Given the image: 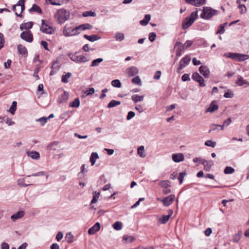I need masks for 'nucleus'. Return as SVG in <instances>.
I'll use <instances>...</instances> for the list:
<instances>
[{
  "instance_id": "nucleus-1",
  "label": "nucleus",
  "mask_w": 249,
  "mask_h": 249,
  "mask_svg": "<svg viewBox=\"0 0 249 249\" xmlns=\"http://www.w3.org/2000/svg\"><path fill=\"white\" fill-rule=\"evenodd\" d=\"M54 17L58 23L63 24L70 18V13L65 9H60L56 11Z\"/></svg>"
},
{
  "instance_id": "nucleus-2",
  "label": "nucleus",
  "mask_w": 249,
  "mask_h": 249,
  "mask_svg": "<svg viewBox=\"0 0 249 249\" xmlns=\"http://www.w3.org/2000/svg\"><path fill=\"white\" fill-rule=\"evenodd\" d=\"M197 18V11L192 12L190 16L187 17L183 21L182 24V28L183 29H186L189 28L192 25Z\"/></svg>"
},
{
  "instance_id": "nucleus-3",
  "label": "nucleus",
  "mask_w": 249,
  "mask_h": 249,
  "mask_svg": "<svg viewBox=\"0 0 249 249\" xmlns=\"http://www.w3.org/2000/svg\"><path fill=\"white\" fill-rule=\"evenodd\" d=\"M217 14V11L216 10L211 7H205L203 8L200 17L202 18L208 19L211 18L213 16L216 15Z\"/></svg>"
},
{
  "instance_id": "nucleus-4",
  "label": "nucleus",
  "mask_w": 249,
  "mask_h": 249,
  "mask_svg": "<svg viewBox=\"0 0 249 249\" xmlns=\"http://www.w3.org/2000/svg\"><path fill=\"white\" fill-rule=\"evenodd\" d=\"M24 3V0H19L17 4L12 7V10L18 17H21V14L25 9Z\"/></svg>"
},
{
  "instance_id": "nucleus-5",
  "label": "nucleus",
  "mask_w": 249,
  "mask_h": 249,
  "mask_svg": "<svg viewBox=\"0 0 249 249\" xmlns=\"http://www.w3.org/2000/svg\"><path fill=\"white\" fill-rule=\"evenodd\" d=\"M69 56L72 61L77 63H85L89 61V59L84 55H77L76 53H70L69 54Z\"/></svg>"
},
{
  "instance_id": "nucleus-6",
  "label": "nucleus",
  "mask_w": 249,
  "mask_h": 249,
  "mask_svg": "<svg viewBox=\"0 0 249 249\" xmlns=\"http://www.w3.org/2000/svg\"><path fill=\"white\" fill-rule=\"evenodd\" d=\"M40 31L45 34L52 35L54 33L55 30L52 26L49 25L45 20H41V25L40 27Z\"/></svg>"
},
{
  "instance_id": "nucleus-7",
  "label": "nucleus",
  "mask_w": 249,
  "mask_h": 249,
  "mask_svg": "<svg viewBox=\"0 0 249 249\" xmlns=\"http://www.w3.org/2000/svg\"><path fill=\"white\" fill-rule=\"evenodd\" d=\"M191 58L189 55H186L179 61L178 67L177 69V72H179L181 70L187 66L190 62Z\"/></svg>"
},
{
  "instance_id": "nucleus-8",
  "label": "nucleus",
  "mask_w": 249,
  "mask_h": 249,
  "mask_svg": "<svg viewBox=\"0 0 249 249\" xmlns=\"http://www.w3.org/2000/svg\"><path fill=\"white\" fill-rule=\"evenodd\" d=\"M20 37L28 42H32L33 40V36L30 31H26L22 32Z\"/></svg>"
},
{
  "instance_id": "nucleus-9",
  "label": "nucleus",
  "mask_w": 249,
  "mask_h": 249,
  "mask_svg": "<svg viewBox=\"0 0 249 249\" xmlns=\"http://www.w3.org/2000/svg\"><path fill=\"white\" fill-rule=\"evenodd\" d=\"M192 79L198 82L199 84V86L201 87L205 86L204 84V80L203 77L200 76L198 73L194 72L192 75Z\"/></svg>"
},
{
  "instance_id": "nucleus-10",
  "label": "nucleus",
  "mask_w": 249,
  "mask_h": 249,
  "mask_svg": "<svg viewBox=\"0 0 249 249\" xmlns=\"http://www.w3.org/2000/svg\"><path fill=\"white\" fill-rule=\"evenodd\" d=\"M175 198L174 195H170L163 198L162 200V202L164 206L168 207L174 202Z\"/></svg>"
},
{
  "instance_id": "nucleus-11",
  "label": "nucleus",
  "mask_w": 249,
  "mask_h": 249,
  "mask_svg": "<svg viewBox=\"0 0 249 249\" xmlns=\"http://www.w3.org/2000/svg\"><path fill=\"white\" fill-rule=\"evenodd\" d=\"M47 149L49 151L58 152L60 150L59 142L57 141L51 142L48 145Z\"/></svg>"
},
{
  "instance_id": "nucleus-12",
  "label": "nucleus",
  "mask_w": 249,
  "mask_h": 249,
  "mask_svg": "<svg viewBox=\"0 0 249 249\" xmlns=\"http://www.w3.org/2000/svg\"><path fill=\"white\" fill-rule=\"evenodd\" d=\"M126 73L129 77L136 75L139 72L138 69L134 66L130 67L126 70Z\"/></svg>"
},
{
  "instance_id": "nucleus-13",
  "label": "nucleus",
  "mask_w": 249,
  "mask_h": 249,
  "mask_svg": "<svg viewBox=\"0 0 249 249\" xmlns=\"http://www.w3.org/2000/svg\"><path fill=\"white\" fill-rule=\"evenodd\" d=\"M185 2L196 7H200L204 5L206 0H185Z\"/></svg>"
},
{
  "instance_id": "nucleus-14",
  "label": "nucleus",
  "mask_w": 249,
  "mask_h": 249,
  "mask_svg": "<svg viewBox=\"0 0 249 249\" xmlns=\"http://www.w3.org/2000/svg\"><path fill=\"white\" fill-rule=\"evenodd\" d=\"M25 212L23 211H20L12 215L10 217L11 219L13 222H15L18 219H21L24 217L25 215Z\"/></svg>"
},
{
  "instance_id": "nucleus-15",
  "label": "nucleus",
  "mask_w": 249,
  "mask_h": 249,
  "mask_svg": "<svg viewBox=\"0 0 249 249\" xmlns=\"http://www.w3.org/2000/svg\"><path fill=\"white\" fill-rule=\"evenodd\" d=\"M200 73L205 78H208L210 75L209 68L206 66H201L199 68Z\"/></svg>"
},
{
  "instance_id": "nucleus-16",
  "label": "nucleus",
  "mask_w": 249,
  "mask_h": 249,
  "mask_svg": "<svg viewBox=\"0 0 249 249\" xmlns=\"http://www.w3.org/2000/svg\"><path fill=\"white\" fill-rule=\"evenodd\" d=\"M92 28V26L90 24L85 23L77 26L76 30H78V32H79V34H80L82 31L86 30H91Z\"/></svg>"
},
{
  "instance_id": "nucleus-17",
  "label": "nucleus",
  "mask_w": 249,
  "mask_h": 249,
  "mask_svg": "<svg viewBox=\"0 0 249 249\" xmlns=\"http://www.w3.org/2000/svg\"><path fill=\"white\" fill-rule=\"evenodd\" d=\"M100 229V224L99 222L96 223L92 227L88 230V233L90 235H93Z\"/></svg>"
},
{
  "instance_id": "nucleus-18",
  "label": "nucleus",
  "mask_w": 249,
  "mask_h": 249,
  "mask_svg": "<svg viewBox=\"0 0 249 249\" xmlns=\"http://www.w3.org/2000/svg\"><path fill=\"white\" fill-rule=\"evenodd\" d=\"M68 0H46L48 3L51 4L53 5H62L68 2Z\"/></svg>"
},
{
  "instance_id": "nucleus-19",
  "label": "nucleus",
  "mask_w": 249,
  "mask_h": 249,
  "mask_svg": "<svg viewBox=\"0 0 249 249\" xmlns=\"http://www.w3.org/2000/svg\"><path fill=\"white\" fill-rule=\"evenodd\" d=\"M172 160L175 162L182 161L184 159V157L182 153L174 154L172 155Z\"/></svg>"
},
{
  "instance_id": "nucleus-20",
  "label": "nucleus",
  "mask_w": 249,
  "mask_h": 249,
  "mask_svg": "<svg viewBox=\"0 0 249 249\" xmlns=\"http://www.w3.org/2000/svg\"><path fill=\"white\" fill-rule=\"evenodd\" d=\"M178 47L177 51H176V55L177 57H178L181 55L182 52L184 51L185 49L184 48V47L182 46L181 44V43L179 42H177L175 47Z\"/></svg>"
},
{
  "instance_id": "nucleus-21",
  "label": "nucleus",
  "mask_w": 249,
  "mask_h": 249,
  "mask_svg": "<svg viewBox=\"0 0 249 249\" xmlns=\"http://www.w3.org/2000/svg\"><path fill=\"white\" fill-rule=\"evenodd\" d=\"M26 154L28 157L34 160H38L40 158V154L36 151H27Z\"/></svg>"
},
{
  "instance_id": "nucleus-22",
  "label": "nucleus",
  "mask_w": 249,
  "mask_h": 249,
  "mask_svg": "<svg viewBox=\"0 0 249 249\" xmlns=\"http://www.w3.org/2000/svg\"><path fill=\"white\" fill-rule=\"evenodd\" d=\"M215 101H213L210 105V107L207 108L206 112L213 113L218 108V105L215 104Z\"/></svg>"
},
{
  "instance_id": "nucleus-23",
  "label": "nucleus",
  "mask_w": 249,
  "mask_h": 249,
  "mask_svg": "<svg viewBox=\"0 0 249 249\" xmlns=\"http://www.w3.org/2000/svg\"><path fill=\"white\" fill-rule=\"evenodd\" d=\"M33 25V23L32 22H28L26 23H22L20 26V29L21 30H26L29 31L28 30L32 28Z\"/></svg>"
},
{
  "instance_id": "nucleus-24",
  "label": "nucleus",
  "mask_w": 249,
  "mask_h": 249,
  "mask_svg": "<svg viewBox=\"0 0 249 249\" xmlns=\"http://www.w3.org/2000/svg\"><path fill=\"white\" fill-rule=\"evenodd\" d=\"M236 84L239 86H242L243 85L247 84L249 85V82H248L246 80L244 79V78L241 76H238L237 80L236 81Z\"/></svg>"
},
{
  "instance_id": "nucleus-25",
  "label": "nucleus",
  "mask_w": 249,
  "mask_h": 249,
  "mask_svg": "<svg viewBox=\"0 0 249 249\" xmlns=\"http://www.w3.org/2000/svg\"><path fill=\"white\" fill-rule=\"evenodd\" d=\"M84 37L91 42H94L100 39V37H99L96 35L89 36L87 35H84Z\"/></svg>"
},
{
  "instance_id": "nucleus-26",
  "label": "nucleus",
  "mask_w": 249,
  "mask_h": 249,
  "mask_svg": "<svg viewBox=\"0 0 249 249\" xmlns=\"http://www.w3.org/2000/svg\"><path fill=\"white\" fill-rule=\"evenodd\" d=\"M136 238L132 236L124 235L123 238V241L125 243H129L134 241Z\"/></svg>"
},
{
  "instance_id": "nucleus-27",
  "label": "nucleus",
  "mask_w": 249,
  "mask_h": 249,
  "mask_svg": "<svg viewBox=\"0 0 249 249\" xmlns=\"http://www.w3.org/2000/svg\"><path fill=\"white\" fill-rule=\"evenodd\" d=\"M151 18V16L149 14L145 15L144 18L140 21V23L141 25L145 26L146 25Z\"/></svg>"
},
{
  "instance_id": "nucleus-28",
  "label": "nucleus",
  "mask_w": 249,
  "mask_h": 249,
  "mask_svg": "<svg viewBox=\"0 0 249 249\" xmlns=\"http://www.w3.org/2000/svg\"><path fill=\"white\" fill-rule=\"evenodd\" d=\"M218 127H220L221 130L224 129V125H221L220 124H212L210 125V130L209 131V133L211 132L212 131L217 130Z\"/></svg>"
},
{
  "instance_id": "nucleus-29",
  "label": "nucleus",
  "mask_w": 249,
  "mask_h": 249,
  "mask_svg": "<svg viewBox=\"0 0 249 249\" xmlns=\"http://www.w3.org/2000/svg\"><path fill=\"white\" fill-rule=\"evenodd\" d=\"M69 98L68 93L64 91V93L61 95V97L58 100V102L60 103L65 102L67 101Z\"/></svg>"
},
{
  "instance_id": "nucleus-30",
  "label": "nucleus",
  "mask_w": 249,
  "mask_h": 249,
  "mask_svg": "<svg viewBox=\"0 0 249 249\" xmlns=\"http://www.w3.org/2000/svg\"><path fill=\"white\" fill-rule=\"evenodd\" d=\"M144 96H140L137 94L133 95L131 97L132 100L135 103H137L138 102L142 101L144 99Z\"/></svg>"
},
{
  "instance_id": "nucleus-31",
  "label": "nucleus",
  "mask_w": 249,
  "mask_h": 249,
  "mask_svg": "<svg viewBox=\"0 0 249 249\" xmlns=\"http://www.w3.org/2000/svg\"><path fill=\"white\" fill-rule=\"evenodd\" d=\"M99 158L98 154L96 152H92L90 157V161L91 162V165H93L97 159Z\"/></svg>"
},
{
  "instance_id": "nucleus-32",
  "label": "nucleus",
  "mask_w": 249,
  "mask_h": 249,
  "mask_svg": "<svg viewBox=\"0 0 249 249\" xmlns=\"http://www.w3.org/2000/svg\"><path fill=\"white\" fill-rule=\"evenodd\" d=\"M159 185L162 188H170V182L168 180H164L159 182Z\"/></svg>"
},
{
  "instance_id": "nucleus-33",
  "label": "nucleus",
  "mask_w": 249,
  "mask_h": 249,
  "mask_svg": "<svg viewBox=\"0 0 249 249\" xmlns=\"http://www.w3.org/2000/svg\"><path fill=\"white\" fill-rule=\"evenodd\" d=\"M80 100L78 98H75L72 102L70 103L69 106L71 107H78L80 106Z\"/></svg>"
},
{
  "instance_id": "nucleus-34",
  "label": "nucleus",
  "mask_w": 249,
  "mask_h": 249,
  "mask_svg": "<svg viewBox=\"0 0 249 249\" xmlns=\"http://www.w3.org/2000/svg\"><path fill=\"white\" fill-rule=\"evenodd\" d=\"M249 59V55L242 53H237V60L239 61H243Z\"/></svg>"
},
{
  "instance_id": "nucleus-35",
  "label": "nucleus",
  "mask_w": 249,
  "mask_h": 249,
  "mask_svg": "<svg viewBox=\"0 0 249 249\" xmlns=\"http://www.w3.org/2000/svg\"><path fill=\"white\" fill-rule=\"evenodd\" d=\"M18 49L19 53L22 55L25 54L27 53V50L26 48L22 45H18Z\"/></svg>"
},
{
  "instance_id": "nucleus-36",
  "label": "nucleus",
  "mask_w": 249,
  "mask_h": 249,
  "mask_svg": "<svg viewBox=\"0 0 249 249\" xmlns=\"http://www.w3.org/2000/svg\"><path fill=\"white\" fill-rule=\"evenodd\" d=\"M120 104H121V102L120 101L112 100L107 105V107L108 108L113 107L117 106L120 105Z\"/></svg>"
},
{
  "instance_id": "nucleus-37",
  "label": "nucleus",
  "mask_w": 249,
  "mask_h": 249,
  "mask_svg": "<svg viewBox=\"0 0 249 249\" xmlns=\"http://www.w3.org/2000/svg\"><path fill=\"white\" fill-rule=\"evenodd\" d=\"M71 28L70 27L68 26L67 25H66L64 27V28L63 29V34L66 36H71Z\"/></svg>"
},
{
  "instance_id": "nucleus-38",
  "label": "nucleus",
  "mask_w": 249,
  "mask_h": 249,
  "mask_svg": "<svg viewBox=\"0 0 249 249\" xmlns=\"http://www.w3.org/2000/svg\"><path fill=\"white\" fill-rule=\"evenodd\" d=\"M71 72H67L65 75H63L61 77V81L64 83L68 82V79L71 76Z\"/></svg>"
},
{
  "instance_id": "nucleus-39",
  "label": "nucleus",
  "mask_w": 249,
  "mask_h": 249,
  "mask_svg": "<svg viewBox=\"0 0 249 249\" xmlns=\"http://www.w3.org/2000/svg\"><path fill=\"white\" fill-rule=\"evenodd\" d=\"M65 239L68 243H71L73 241V235L71 232H68L66 234Z\"/></svg>"
},
{
  "instance_id": "nucleus-40",
  "label": "nucleus",
  "mask_w": 249,
  "mask_h": 249,
  "mask_svg": "<svg viewBox=\"0 0 249 249\" xmlns=\"http://www.w3.org/2000/svg\"><path fill=\"white\" fill-rule=\"evenodd\" d=\"M29 11L36 12L38 14H41L42 13V11L40 8L35 4L33 5L32 7L29 10Z\"/></svg>"
},
{
  "instance_id": "nucleus-41",
  "label": "nucleus",
  "mask_w": 249,
  "mask_h": 249,
  "mask_svg": "<svg viewBox=\"0 0 249 249\" xmlns=\"http://www.w3.org/2000/svg\"><path fill=\"white\" fill-rule=\"evenodd\" d=\"M103 61V59L101 58H99L96 59H94L92 61L91 64L90 65L91 67H97L98 66L100 63Z\"/></svg>"
},
{
  "instance_id": "nucleus-42",
  "label": "nucleus",
  "mask_w": 249,
  "mask_h": 249,
  "mask_svg": "<svg viewBox=\"0 0 249 249\" xmlns=\"http://www.w3.org/2000/svg\"><path fill=\"white\" fill-rule=\"evenodd\" d=\"M17 103L16 101H13L12 102V105L9 110V111L12 114L14 115L15 114V111L17 109Z\"/></svg>"
},
{
  "instance_id": "nucleus-43",
  "label": "nucleus",
  "mask_w": 249,
  "mask_h": 249,
  "mask_svg": "<svg viewBox=\"0 0 249 249\" xmlns=\"http://www.w3.org/2000/svg\"><path fill=\"white\" fill-rule=\"evenodd\" d=\"M96 13L91 11H85L82 13V16L84 17H94L96 16Z\"/></svg>"
},
{
  "instance_id": "nucleus-44",
  "label": "nucleus",
  "mask_w": 249,
  "mask_h": 249,
  "mask_svg": "<svg viewBox=\"0 0 249 249\" xmlns=\"http://www.w3.org/2000/svg\"><path fill=\"white\" fill-rule=\"evenodd\" d=\"M114 38L116 39V40L121 41L123 40H124V36L123 33H117L115 34Z\"/></svg>"
},
{
  "instance_id": "nucleus-45",
  "label": "nucleus",
  "mask_w": 249,
  "mask_h": 249,
  "mask_svg": "<svg viewBox=\"0 0 249 249\" xmlns=\"http://www.w3.org/2000/svg\"><path fill=\"white\" fill-rule=\"evenodd\" d=\"M169 216H167V215H163L158 219V220L161 224H164L169 220Z\"/></svg>"
},
{
  "instance_id": "nucleus-46",
  "label": "nucleus",
  "mask_w": 249,
  "mask_h": 249,
  "mask_svg": "<svg viewBox=\"0 0 249 249\" xmlns=\"http://www.w3.org/2000/svg\"><path fill=\"white\" fill-rule=\"evenodd\" d=\"M99 196H100L99 192H94L93 193V198L91 201L90 205L96 203L99 197Z\"/></svg>"
},
{
  "instance_id": "nucleus-47",
  "label": "nucleus",
  "mask_w": 249,
  "mask_h": 249,
  "mask_svg": "<svg viewBox=\"0 0 249 249\" xmlns=\"http://www.w3.org/2000/svg\"><path fill=\"white\" fill-rule=\"evenodd\" d=\"M213 165V161L211 160H208L204 167V170L209 171L211 169L212 166Z\"/></svg>"
},
{
  "instance_id": "nucleus-48",
  "label": "nucleus",
  "mask_w": 249,
  "mask_h": 249,
  "mask_svg": "<svg viewBox=\"0 0 249 249\" xmlns=\"http://www.w3.org/2000/svg\"><path fill=\"white\" fill-rule=\"evenodd\" d=\"M132 82L133 84L141 86L142 85V81L139 76H136L135 77H134L132 80Z\"/></svg>"
},
{
  "instance_id": "nucleus-49",
  "label": "nucleus",
  "mask_w": 249,
  "mask_h": 249,
  "mask_svg": "<svg viewBox=\"0 0 249 249\" xmlns=\"http://www.w3.org/2000/svg\"><path fill=\"white\" fill-rule=\"evenodd\" d=\"M113 228L117 231L121 230L122 228V224L121 222L116 221L113 225Z\"/></svg>"
},
{
  "instance_id": "nucleus-50",
  "label": "nucleus",
  "mask_w": 249,
  "mask_h": 249,
  "mask_svg": "<svg viewBox=\"0 0 249 249\" xmlns=\"http://www.w3.org/2000/svg\"><path fill=\"white\" fill-rule=\"evenodd\" d=\"M17 184L18 185L23 187H27L30 184H26L25 183V178H20L18 179Z\"/></svg>"
},
{
  "instance_id": "nucleus-51",
  "label": "nucleus",
  "mask_w": 249,
  "mask_h": 249,
  "mask_svg": "<svg viewBox=\"0 0 249 249\" xmlns=\"http://www.w3.org/2000/svg\"><path fill=\"white\" fill-rule=\"evenodd\" d=\"M111 85L116 88H119L121 87V83L119 80H113L111 82Z\"/></svg>"
},
{
  "instance_id": "nucleus-52",
  "label": "nucleus",
  "mask_w": 249,
  "mask_h": 249,
  "mask_svg": "<svg viewBox=\"0 0 249 249\" xmlns=\"http://www.w3.org/2000/svg\"><path fill=\"white\" fill-rule=\"evenodd\" d=\"M234 169L231 166H227L224 171V172L226 174H231L234 172Z\"/></svg>"
},
{
  "instance_id": "nucleus-53",
  "label": "nucleus",
  "mask_w": 249,
  "mask_h": 249,
  "mask_svg": "<svg viewBox=\"0 0 249 249\" xmlns=\"http://www.w3.org/2000/svg\"><path fill=\"white\" fill-rule=\"evenodd\" d=\"M237 53H229L224 54V55L227 57H229V58H232L233 59L237 60Z\"/></svg>"
},
{
  "instance_id": "nucleus-54",
  "label": "nucleus",
  "mask_w": 249,
  "mask_h": 249,
  "mask_svg": "<svg viewBox=\"0 0 249 249\" xmlns=\"http://www.w3.org/2000/svg\"><path fill=\"white\" fill-rule=\"evenodd\" d=\"M144 146H141L138 148V154L140 156V157L142 158H144L145 157V155L144 154Z\"/></svg>"
},
{
  "instance_id": "nucleus-55",
  "label": "nucleus",
  "mask_w": 249,
  "mask_h": 249,
  "mask_svg": "<svg viewBox=\"0 0 249 249\" xmlns=\"http://www.w3.org/2000/svg\"><path fill=\"white\" fill-rule=\"evenodd\" d=\"M234 94L233 92L230 89H228V91L225 92L224 95V97L226 98H232Z\"/></svg>"
},
{
  "instance_id": "nucleus-56",
  "label": "nucleus",
  "mask_w": 249,
  "mask_h": 249,
  "mask_svg": "<svg viewBox=\"0 0 249 249\" xmlns=\"http://www.w3.org/2000/svg\"><path fill=\"white\" fill-rule=\"evenodd\" d=\"M205 145L207 146L214 148L216 146V142L211 140H208L205 142Z\"/></svg>"
},
{
  "instance_id": "nucleus-57",
  "label": "nucleus",
  "mask_w": 249,
  "mask_h": 249,
  "mask_svg": "<svg viewBox=\"0 0 249 249\" xmlns=\"http://www.w3.org/2000/svg\"><path fill=\"white\" fill-rule=\"evenodd\" d=\"M46 175V173L45 172H44V171H41V172H39L38 173L33 174L31 175H28V176H26V177H30L31 176L38 177V176H45Z\"/></svg>"
},
{
  "instance_id": "nucleus-58",
  "label": "nucleus",
  "mask_w": 249,
  "mask_h": 249,
  "mask_svg": "<svg viewBox=\"0 0 249 249\" xmlns=\"http://www.w3.org/2000/svg\"><path fill=\"white\" fill-rule=\"evenodd\" d=\"M36 122H39L41 125L43 126L47 122V119L46 117H41L36 120Z\"/></svg>"
},
{
  "instance_id": "nucleus-59",
  "label": "nucleus",
  "mask_w": 249,
  "mask_h": 249,
  "mask_svg": "<svg viewBox=\"0 0 249 249\" xmlns=\"http://www.w3.org/2000/svg\"><path fill=\"white\" fill-rule=\"evenodd\" d=\"M156 36H157L156 34L155 33H154V32L150 33L149 34V36H148L149 40L151 42H153L155 40Z\"/></svg>"
},
{
  "instance_id": "nucleus-60",
  "label": "nucleus",
  "mask_w": 249,
  "mask_h": 249,
  "mask_svg": "<svg viewBox=\"0 0 249 249\" xmlns=\"http://www.w3.org/2000/svg\"><path fill=\"white\" fill-rule=\"evenodd\" d=\"M95 92L94 89L93 88H89L88 90H86L84 93L87 96L93 94Z\"/></svg>"
},
{
  "instance_id": "nucleus-61",
  "label": "nucleus",
  "mask_w": 249,
  "mask_h": 249,
  "mask_svg": "<svg viewBox=\"0 0 249 249\" xmlns=\"http://www.w3.org/2000/svg\"><path fill=\"white\" fill-rule=\"evenodd\" d=\"M193 44V42L191 40H187L185 43L182 45L185 49H186L188 47H190Z\"/></svg>"
},
{
  "instance_id": "nucleus-62",
  "label": "nucleus",
  "mask_w": 249,
  "mask_h": 249,
  "mask_svg": "<svg viewBox=\"0 0 249 249\" xmlns=\"http://www.w3.org/2000/svg\"><path fill=\"white\" fill-rule=\"evenodd\" d=\"M185 175H186V173L185 172H181L180 173V174L178 177V179L179 181L180 184L182 183V182L183 180L184 177H185Z\"/></svg>"
},
{
  "instance_id": "nucleus-63",
  "label": "nucleus",
  "mask_w": 249,
  "mask_h": 249,
  "mask_svg": "<svg viewBox=\"0 0 249 249\" xmlns=\"http://www.w3.org/2000/svg\"><path fill=\"white\" fill-rule=\"evenodd\" d=\"M239 8L240 10V13L241 14L245 13L247 11L246 7L245 5L244 4L240 5L239 6Z\"/></svg>"
},
{
  "instance_id": "nucleus-64",
  "label": "nucleus",
  "mask_w": 249,
  "mask_h": 249,
  "mask_svg": "<svg viewBox=\"0 0 249 249\" xmlns=\"http://www.w3.org/2000/svg\"><path fill=\"white\" fill-rule=\"evenodd\" d=\"M0 249H9V245L6 242H2L0 245Z\"/></svg>"
}]
</instances>
